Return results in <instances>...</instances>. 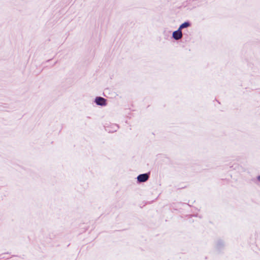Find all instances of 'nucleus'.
Here are the masks:
<instances>
[{
  "label": "nucleus",
  "mask_w": 260,
  "mask_h": 260,
  "mask_svg": "<svg viewBox=\"0 0 260 260\" xmlns=\"http://www.w3.org/2000/svg\"><path fill=\"white\" fill-rule=\"evenodd\" d=\"M149 176L147 174H143L139 175L137 177V179L140 182H143L147 181L148 179Z\"/></svg>",
  "instance_id": "f257e3e1"
},
{
  "label": "nucleus",
  "mask_w": 260,
  "mask_h": 260,
  "mask_svg": "<svg viewBox=\"0 0 260 260\" xmlns=\"http://www.w3.org/2000/svg\"><path fill=\"white\" fill-rule=\"evenodd\" d=\"M95 103L98 105L105 106L106 105V100L103 98L98 97L95 99Z\"/></svg>",
  "instance_id": "f03ea898"
},
{
  "label": "nucleus",
  "mask_w": 260,
  "mask_h": 260,
  "mask_svg": "<svg viewBox=\"0 0 260 260\" xmlns=\"http://www.w3.org/2000/svg\"><path fill=\"white\" fill-rule=\"evenodd\" d=\"M182 32H181V30L179 28L177 30L175 31L173 33V37L175 40H179V39H181L182 38Z\"/></svg>",
  "instance_id": "7ed1b4c3"
},
{
  "label": "nucleus",
  "mask_w": 260,
  "mask_h": 260,
  "mask_svg": "<svg viewBox=\"0 0 260 260\" xmlns=\"http://www.w3.org/2000/svg\"><path fill=\"white\" fill-rule=\"evenodd\" d=\"M190 25V24L189 23L187 22H185L183 23H182L179 27V29L180 30H181L182 28H186V27H188Z\"/></svg>",
  "instance_id": "20e7f679"
},
{
  "label": "nucleus",
  "mask_w": 260,
  "mask_h": 260,
  "mask_svg": "<svg viewBox=\"0 0 260 260\" xmlns=\"http://www.w3.org/2000/svg\"><path fill=\"white\" fill-rule=\"evenodd\" d=\"M257 180L260 182V175L257 177Z\"/></svg>",
  "instance_id": "39448f33"
}]
</instances>
